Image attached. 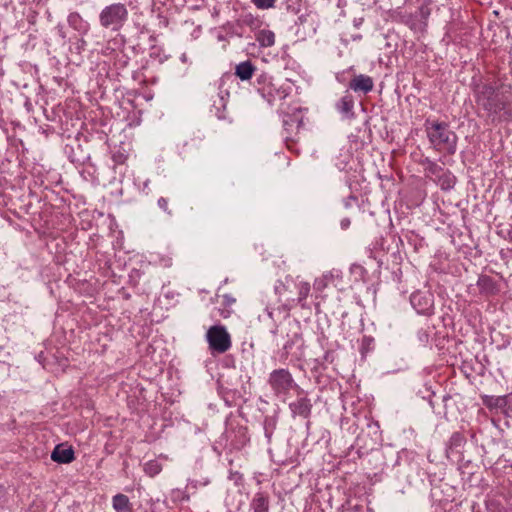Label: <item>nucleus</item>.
<instances>
[{
	"mask_svg": "<svg viewBox=\"0 0 512 512\" xmlns=\"http://www.w3.org/2000/svg\"><path fill=\"white\" fill-rule=\"evenodd\" d=\"M206 340L212 354H223L232 346L231 336L223 325L211 326L207 330Z\"/></svg>",
	"mask_w": 512,
	"mask_h": 512,
	"instance_id": "4",
	"label": "nucleus"
},
{
	"mask_svg": "<svg viewBox=\"0 0 512 512\" xmlns=\"http://www.w3.org/2000/svg\"><path fill=\"white\" fill-rule=\"evenodd\" d=\"M172 496L175 500H188V495H186L183 491L177 489L172 492Z\"/></svg>",
	"mask_w": 512,
	"mask_h": 512,
	"instance_id": "30",
	"label": "nucleus"
},
{
	"mask_svg": "<svg viewBox=\"0 0 512 512\" xmlns=\"http://www.w3.org/2000/svg\"><path fill=\"white\" fill-rule=\"evenodd\" d=\"M426 163L428 164V171L434 175H437L440 171H442V167L439 166L437 163L429 160V159H426Z\"/></svg>",
	"mask_w": 512,
	"mask_h": 512,
	"instance_id": "28",
	"label": "nucleus"
},
{
	"mask_svg": "<svg viewBox=\"0 0 512 512\" xmlns=\"http://www.w3.org/2000/svg\"><path fill=\"white\" fill-rule=\"evenodd\" d=\"M420 13H421L423 18L428 17L429 14H430V10H429L428 6L427 5H422L420 7Z\"/></svg>",
	"mask_w": 512,
	"mask_h": 512,
	"instance_id": "31",
	"label": "nucleus"
},
{
	"mask_svg": "<svg viewBox=\"0 0 512 512\" xmlns=\"http://www.w3.org/2000/svg\"><path fill=\"white\" fill-rule=\"evenodd\" d=\"M253 22H254V18L252 15H249L246 17L245 23H247L248 25H252Z\"/></svg>",
	"mask_w": 512,
	"mask_h": 512,
	"instance_id": "35",
	"label": "nucleus"
},
{
	"mask_svg": "<svg viewBox=\"0 0 512 512\" xmlns=\"http://www.w3.org/2000/svg\"><path fill=\"white\" fill-rule=\"evenodd\" d=\"M224 299H225L226 304H228V305H231L235 302V299L230 295H225Z\"/></svg>",
	"mask_w": 512,
	"mask_h": 512,
	"instance_id": "33",
	"label": "nucleus"
},
{
	"mask_svg": "<svg viewBox=\"0 0 512 512\" xmlns=\"http://www.w3.org/2000/svg\"><path fill=\"white\" fill-rule=\"evenodd\" d=\"M86 44L85 40L83 38L78 39L77 41V48L80 49Z\"/></svg>",
	"mask_w": 512,
	"mask_h": 512,
	"instance_id": "34",
	"label": "nucleus"
},
{
	"mask_svg": "<svg viewBox=\"0 0 512 512\" xmlns=\"http://www.w3.org/2000/svg\"><path fill=\"white\" fill-rule=\"evenodd\" d=\"M128 20V10L122 3H113L102 9L99 22L103 28L119 31Z\"/></svg>",
	"mask_w": 512,
	"mask_h": 512,
	"instance_id": "3",
	"label": "nucleus"
},
{
	"mask_svg": "<svg viewBox=\"0 0 512 512\" xmlns=\"http://www.w3.org/2000/svg\"><path fill=\"white\" fill-rule=\"evenodd\" d=\"M112 507L116 512H133V504L129 497L122 493L113 496Z\"/></svg>",
	"mask_w": 512,
	"mask_h": 512,
	"instance_id": "16",
	"label": "nucleus"
},
{
	"mask_svg": "<svg viewBox=\"0 0 512 512\" xmlns=\"http://www.w3.org/2000/svg\"><path fill=\"white\" fill-rule=\"evenodd\" d=\"M144 470L149 476H155L160 473L161 466L156 461H150L145 464Z\"/></svg>",
	"mask_w": 512,
	"mask_h": 512,
	"instance_id": "25",
	"label": "nucleus"
},
{
	"mask_svg": "<svg viewBox=\"0 0 512 512\" xmlns=\"http://www.w3.org/2000/svg\"><path fill=\"white\" fill-rule=\"evenodd\" d=\"M424 130L431 147L437 152L454 155L457 151V134L450 129L447 122L426 119Z\"/></svg>",
	"mask_w": 512,
	"mask_h": 512,
	"instance_id": "1",
	"label": "nucleus"
},
{
	"mask_svg": "<svg viewBox=\"0 0 512 512\" xmlns=\"http://www.w3.org/2000/svg\"><path fill=\"white\" fill-rule=\"evenodd\" d=\"M477 286L480 293L486 296L495 295L499 292L497 282L488 275H480L477 280Z\"/></svg>",
	"mask_w": 512,
	"mask_h": 512,
	"instance_id": "12",
	"label": "nucleus"
},
{
	"mask_svg": "<svg viewBox=\"0 0 512 512\" xmlns=\"http://www.w3.org/2000/svg\"><path fill=\"white\" fill-rule=\"evenodd\" d=\"M51 459L61 464L71 463L75 459L74 450L72 447L57 445L51 453Z\"/></svg>",
	"mask_w": 512,
	"mask_h": 512,
	"instance_id": "11",
	"label": "nucleus"
},
{
	"mask_svg": "<svg viewBox=\"0 0 512 512\" xmlns=\"http://www.w3.org/2000/svg\"><path fill=\"white\" fill-rule=\"evenodd\" d=\"M251 2L261 10L273 8L276 0H251Z\"/></svg>",
	"mask_w": 512,
	"mask_h": 512,
	"instance_id": "26",
	"label": "nucleus"
},
{
	"mask_svg": "<svg viewBox=\"0 0 512 512\" xmlns=\"http://www.w3.org/2000/svg\"><path fill=\"white\" fill-rule=\"evenodd\" d=\"M278 329H275V330H272V333L275 334L277 333Z\"/></svg>",
	"mask_w": 512,
	"mask_h": 512,
	"instance_id": "38",
	"label": "nucleus"
},
{
	"mask_svg": "<svg viewBox=\"0 0 512 512\" xmlns=\"http://www.w3.org/2000/svg\"><path fill=\"white\" fill-rule=\"evenodd\" d=\"M67 22L71 28L80 34H86L89 31V23L77 12L70 13L67 17Z\"/></svg>",
	"mask_w": 512,
	"mask_h": 512,
	"instance_id": "15",
	"label": "nucleus"
},
{
	"mask_svg": "<svg viewBox=\"0 0 512 512\" xmlns=\"http://www.w3.org/2000/svg\"><path fill=\"white\" fill-rule=\"evenodd\" d=\"M440 185H441V188L443 190H448V189H451L454 187L455 185V182H456V178L455 176L451 175L450 173L444 175L441 179H440Z\"/></svg>",
	"mask_w": 512,
	"mask_h": 512,
	"instance_id": "24",
	"label": "nucleus"
},
{
	"mask_svg": "<svg viewBox=\"0 0 512 512\" xmlns=\"http://www.w3.org/2000/svg\"><path fill=\"white\" fill-rule=\"evenodd\" d=\"M236 84L232 74H224L219 80L217 99L213 101V108L215 109V115L220 120L227 118L225 110L230 97L229 90Z\"/></svg>",
	"mask_w": 512,
	"mask_h": 512,
	"instance_id": "5",
	"label": "nucleus"
},
{
	"mask_svg": "<svg viewBox=\"0 0 512 512\" xmlns=\"http://www.w3.org/2000/svg\"><path fill=\"white\" fill-rule=\"evenodd\" d=\"M256 67L252 64L250 60L244 61L236 65L235 74L232 75L240 78L242 81L249 80L252 78Z\"/></svg>",
	"mask_w": 512,
	"mask_h": 512,
	"instance_id": "17",
	"label": "nucleus"
},
{
	"mask_svg": "<svg viewBox=\"0 0 512 512\" xmlns=\"http://www.w3.org/2000/svg\"><path fill=\"white\" fill-rule=\"evenodd\" d=\"M277 426V418L275 416H266L263 422L265 437L270 441Z\"/></svg>",
	"mask_w": 512,
	"mask_h": 512,
	"instance_id": "22",
	"label": "nucleus"
},
{
	"mask_svg": "<svg viewBox=\"0 0 512 512\" xmlns=\"http://www.w3.org/2000/svg\"><path fill=\"white\" fill-rule=\"evenodd\" d=\"M298 330H299L298 326L294 325V327L292 329H289L288 332L286 333V336L288 337V339L283 344V347H282V350H283L282 357L284 359H287L293 346L301 340V335Z\"/></svg>",
	"mask_w": 512,
	"mask_h": 512,
	"instance_id": "14",
	"label": "nucleus"
},
{
	"mask_svg": "<svg viewBox=\"0 0 512 512\" xmlns=\"http://www.w3.org/2000/svg\"><path fill=\"white\" fill-rule=\"evenodd\" d=\"M293 416L308 418L311 414L312 403L307 397H300L289 404Z\"/></svg>",
	"mask_w": 512,
	"mask_h": 512,
	"instance_id": "9",
	"label": "nucleus"
},
{
	"mask_svg": "<svg viewBox=\"0 0 512 512\" xmlns=\"http://www.w3.org/2000/svg\"><path fill=\"white\" fill-rule=\"evenodd\" d=\"M350 224H351V221H350V219H349V218H343V219L341 220V222H340V226H341V228H342L343 230L348 229V228H349V226H350Z\"/></svg>",
	"mask_w": 512,
	"mask_h": 512,
	"instance_id": "32",
	"label": "nucleus"
},
{
	"mask_svg": "<svg viewBox=\"0 0 512 512\" xmlns=\"http://www.w3.org/2000/svg\"><path fill=\"white\" fill-rule=\"evenodd\" d=\"M303 125L302 119L299 117V115H288L283 120V127H284V137L286 141H294L292 138V133L294 131L298 132L300 127Z\"/></svg>",
	"mask_w": 512,
	"mask_h": 512,
	"instance_id": "10",
	"label": "nucleus"
},
{
	"mask_svg": "<svg viewBox=\"0 0 512 512\" xmlns=\"http://www.w3.org/2000/svg\"><path fill=\"white\" fill-rule=\"evenodd\" d=\"M336 107L338 111L343 114L346 118H351L354 108V100L353 97L350 94H346L343 97L339 99V101L336 104Z\"/></svg>",
	"mask_w": 512,
	"mask_h": 512,
	"instance_id": "18",
	"label": "nucleus"
},
{
	"mask_svg": "<svg viewBox=\"0 0 512 512\" xmlns=\"http://www.w3.org/2000/svg\"><path fill=\"white\" fill-rule=\"evenodd\" d=\"M157 204L161 210L166 212L167 214L171 215V211L168 209V199L164 197H160L157 201Z\"/></svg>",
	"mask_w": 512,
	"mask_h": 512,
	"instance_id": "29",
	"label": "nucleus"
},
{
	"mask_svg": "<svg viewBox=\"0 0 512 512\" xmlns=\"http://www.w3.org/2000/svg\"><path fill=\"white\" fill-rule=\"evenodd\" d=\"M251 508L253 512H269L268 496L263 493H257L251 502Z\"/></svg>",
	"mask_w": 512,
	"mask_h": 512,
	"instance_id": "20",
	"label": "nucleus"
},
{
	"mask_svg": "<svg viewBox=\"0 0 512 512\" xmlns=\"http://www.w3.org/2000/svg\"><path fill=\"white\" fill-rule=\"evenodd\" d=\"M476 103L490 116L497 115L504 109L497 88L492 84H483L475 90Z\"/></svg>",
	"mask_w": 512,
	"mask_h": 512,
	"instance_id": "2",
	"label": "nucleus"
},
{
	"mask_svg": "<svg viewBox=\"0 0 512 512\" xmlns=\"http://www.w3.org/2000/svg\"><path fill=\"white\" fill-rule=\"evenodd\" d=\"M228 478H229V480L233 481L236 486L241 485L242 481H243V476L238 471L231 470Z\"/></svg>",
	"mask_w": 512,
	"mask_h": 512,
	"instance_id": "27",
	"label": "nucleus"
},
{
	"mask_svg": "<svg viewBox=\"0 0 512 512\" xmlns=\"http://www.w3.org/2000/svg\"><path fill=\"white\" fill-rule=\"evenodd\" d=\"M410 303L418 314L430 315L433 313V296L429 292L417 291L412 293Z\"/></svg>",
	"mask_w": 512,
	"mask_h": 512,
	"instance_id": "7",
	"label": "nucleus"
},
{
	"mask_svg": "<svg viewBox=\"0 0 512 512\" xmlns=\"http://www.w3.org/2000/svg\"><path fill=\"white\" fill-rule=\"evenodd\" d=\"M255 38L259 45L264 48L275 44V34L271 30L261 29L255 34Z\"/></svg>",
	"mask_w": 512,
	"mask_h": 512,
	"instance_id": "19",
	"label": "nucleus"
},
{
	"mask_svg": "<svg viewBox=\"0 0 512 512\" xmlns=\"http://www.w3.org/2000/svg\"><path fill=\"white\" fill-rule=\"evenodd\" d=\"M310 293V284L308 282H301L298 286L297 303L305 307V300Z\"/></svg>",
	"mask_w": 512,
	"mask_h": 512,
	"instance_id": "23",
	"label": "nucleus"
},
{
	"mask_svg": "<svg viewBox=\"0 0 512 512\" xmlns=\"http://www.w3.org/2000/svg\"><path fill=\"white\" fill-rule=\"evenodd\" d=\"M268 384L278 397L287 395L293 387L297 386L290 371L284 368L273 370L269 374Z\"/></svg>",
	"mask_w": 512,
	"mask_h": 512,
	"instance_id": "6",
	"label": "nucleus"
},
{
	"mask_svg": "<svg viewBox=\"0 0 512 512\" xmlns=\"http://www.w3.org/2000/svg\"><path fill=\"white\" fill-rule=\"evenodd\" d=\"M267 313L269 317H272V312L270 310L267 309Z\"/></svg>",
	"mask_w": 512,
	"mask_h": 512,
	"instance_id": "36",
	"label": "nucleus"
},
{
	"mask_svg": "<svg viewBox=\"0 0 512 512\" xmlns=\"http://www.w3.org/2000/svg\"><path fill=\"white\" fill-rule=\"evenodd\" d=\"M482 402L488 409H497L502 412H505V409L509 403V395H503V396L484 395V396H482Z\"/></svg>",
	"mask_w": 512,
	"mask_h": 512,
	"instance_id": "13",
	"label": "nucleus"
},
{
	"mask_svg": "<svg viewBox=\"0 0 512 512\" xmlns=\"http://www.w3.org/2000/svg\"><path fill=\"white\" fill-rule=\"evenodd\" d=\"M465 443L466 438L464 435L460 432H454L448 441L447 449L451 452L458 453Z\"/></svg>",
	"mask_w": 512,
	"mask_h": 512,
	"instance_id": "21",
	"label": "nucleus"
},
{
	"mask_svg": "<svg viewBox=\"0 0 512 512\" xmlns=\"http://www.w3.org/2000/svg\"><path fill=\"white\" fill-rule=\"evenodd\" d=\"M181 59H182V61H185L186 56H185V55H183Z\"/></svg>",
	"mask_w": 512,
	"mask_h": 512,
	"instance_id": "37",
	"label": "nucleus"
},
{
	"mask_svg": "<svg viewBox=\"0 0 512 512\" xmlns=\"http://www.w3.org/2000/svg\"><path fill=\"white\" fill-rule=\"evenodd\" d=\"M349 88L356 93L367 94L374 88L373 79L365 74L355 75L349 82Z\"/></svg>",
	"mask_w": 512,
	"mask_h": 512,
	"instance_id": "8",
	"label": "nucleus"
}]
</instances>
